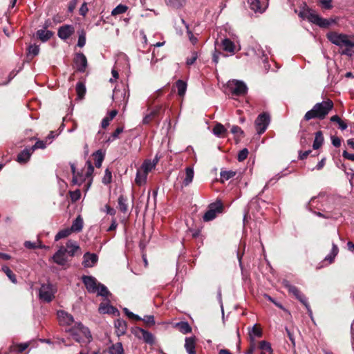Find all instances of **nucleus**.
<instances>
[{"mask_svg": "<svg viewBox=\"0 0 354 354\" xmlns=\"http://www.w3.org/2000/svg\"><path fill=\"white\" fill-rule=\"evenodd\" d=\"M326 38L333 44L342 48L340 53L351 57L353 55L352 48H354V37L335 31H330L326 34Z\"/></svg>", "mask_w": 354, "mask_h": 354, "instance_id": "f257e3e1", "label": "nucleus"}, {"mask_svg": "<svg viewBox=\"0 0 354 354\" xmlns=\"http://www.w3.org/2000/svg\"><path fill=\"white\" fill-rule=\"evenodd\" d=\"M334 104L331 100L322 101L316 103L312 109L307 111L304 117V120L308 121L312 119L324 120L329 112L333 109Z\"/></svg>", "mask_w": 354, "mask_h": 354, "instance_id": "f03ea898", "label": "nucleus"}, {"mask_svg": "<svg viewBox=\"0 0 354 354\" xmlns=\"http://www.w3.org/2000/svg\"><path fill=\"white\" fill-rule=\"evenodd\" d=\"M298 15L302 19H307L309 22L314 24L320 28H328L334 21L321 17L313 9L310 8L306 3L299 12Z\"/></svg>", "mask_w": 354, "mask_h": 354, "instance_id": "7ed1b4c3", "label": "nucleus"}, {"mask_svg": "<svg viewBox=\"0 0 354 354\" xmlns=\"http://www.w3.org/2000/svg\"><path fill=\"white\" fill-rule=\"evenodd\" d=\"M73 338L81 345L87 344L92 339V336L88 328L81 323H75L74 326L66 329Z\"/></svg>", "mask_w": 354, "mask_h": 354, "instance_id": "20e7f679", "label": "nucleus"}, {"mask_svg": "<svg viewBox=\"0 0 354 354\" xmlns=\"http://www.w3.org/2000/svg\"><path fill=\"white\" fill-rule=\"evenodd\" d=\"M283 284L284 286L288 289V292L292 294L297 299H298L302 304L305 306L310 317H312V310L308 303V300L306 296L298 289V288L291 285L288 281H285Z\"/></svg>", "mask_w": 354, "mask_h": 354, "instance_id": "39448f33", "label": "nucleus"}, {"mask_svg": "<svg viewBox=\"0 0 354 354\" xmlns=\"http://www.w3.org/2000/svg\"><path fill=\"white\" fill-rule=\"evenodd\" d=\"M56 291V288L51 283H44L39 288V299L42 301L49 303L54 299Z\"/></svg>", "mask_w": 354, "mask_h": 354, "instance_id": "423d86ee", "label": "nucleus"}, {"mask_svg": "<svg viewBox=\"0 0 354 354\" xmlns=\"http://www.w3.org/2000/svg\"><path fill=\"white\" fill-rule=\"evenodd\" d=\"M228 88L232 94L236 96L245 95L248 92L246 84L240 80H234L230 82Z\"/></svg>", "mask_w": 354, "mask_h": 354, "instance_id": "0eeeda50", "label": "nucleus"}, {"mask_svg": "<svg viewBox=\"0 0 354 354\" xmlns=\"http://www.w3.org/2000/svg\"><path fill=\"white\" fill-rule=\"evenodd\" d=\"M270 118L268 113H263L258 115L255 120V127L259 135L266 131L270 123Z\"/></svg>", "mask_w": 354, "mask_h": 354, "instance_id": "6e6552de", "label": "nucleus"}, {"mask_svg": "<svg viewBox=\"0 0 354 354\" xmlns=\"http://www.w3.org/2000/svg\"><path fill=\"white\" fill-rule=\"evenodd\" d=\"M223 207V206L221 201L212 203L209 207V209L203 216L204 221H210L214 219L216 214L222 212Z\"/></svg>", "mask_w": 354, "mask_h": 354, "instance_id": "1a4fd4ad", "label": "nucleus"}, {"mask_svg": "<svg viewBox=\"0 0 354 354\" xmlns=\"http://www.w3.org/2000/svg\"><path fill=\"white\" fill-rule=\"evenodd\" d=\"M129 97V91L124 87L122 88H115L113 93V99L115 102H123L124 106H126Z\"/></svg>", "mask_w": 354, "mask_h": 354, "instance_id": "9d476101", "label": "nucleus"}, {"mask_svg": "<svg viewBox=\"0 0 354 354\" xmlns=\"http://www.w3.org/2000/svg\"><path fill=\"white\" fill-rule=\"evenodd\" d=\"M82 281L89 293H95L98 290L99 283L94 277L83 275Z\"/></svg>", "mask_w": 354, "mask_h": 354, "instance_id": "9b49d317", "label": "nucleus"}, {"mask_svg": "<svg viewBox=\"0 0 354 354\" xmlns=\"http://www.w3.org/2000/svg\"><path fill=\"white\" fill-rule=\"evenodd\" d=\"M74 63L77 71L84 73L86 71L88 63L86 56L82 53H77L74 57Z\"/></svg>", "mask_w": 354, "mask_h": 354, "instance_id": "f8f14e48", "label": "nucleus"}, {"mask_svg": "<svg viewBox=\"0 0 354 354\" xmlns=\"http://www.w3.org/2000/svg\"><path fill=\"white\" fill-rule=\"evenodd\" d=\"M75 32L73 25L66 24L60 26L57 30L58 37L62 40L68 39Z\"/></svg>", "mask_w": 354, "mask_h": 354, "instance_id": "ddd939ff", "label": "nucleus"}, {"mask_svg": "<svg viewBox=\"0 0 354 354\" xmlns=\"http://www.w3.org/2000/svg\"><path fill=\"white\" fill-rule=\"evenodd\" d=\"M57 315L59 323L62 326H69L74 323L73 317L64 310H58Z\"/></svg>", "mask_w": 354, "mask_h": 354, "instance_id": "4468645a", "label": "nucleus"}, {"mask_svg": "<svg viewBox=\"0 0 354 354\" xmlns=\"http://www.w3.org/2000/svg\"><path fill=\"white\" fill-rule=\"evenodd\" d=\"M251 10L263 12L268 6V0H248Z\"/></svg>", "mask_w": 354, "mask_h": 354, "instance_id": "2eb2a0df", "label": "nucleus"}, {"mask_svg": "<svg viewBox=\"0 0 354 354\" xmlns=\"http://www.w3.org/2000/svg\"><path fill=\"white\" fill-rule=\"evenodd\" d=\"M67 250L64 247H61L57 252L53 255V261L59 265V266H64L68 261V259L66 258V254Z\"/></svg>", "mask_w": 354, "mask_h": 354, "instance_id": "dca6fc26", "label": "nucleus"}, {"mask_svg": "<svg viewBox=\"0 0 354 354\" xmlns=\"http://www.w3.org/2000/svg\"><path fill=\"white\" fill-rule=\"evenodd\" d=\"M98 261V257L96 254L86 252L83 256V261L82 263L84 268L93 267Z\"/></svg>", "mask_w": 354, "mask_h": 354, "instance_id": "f3484780", "label": "nucleus"}, {"mask_svg": "<svg viewBox=\"0 0 354 354\" xmlns=\"http://www.w3.org/2000/svg\"><path fill=\"white\" fill-rule=\"evenodd\" d=\"M32 153L33 151H32L31 148L24 149L18 154L17 158V162L20 164L26 163L29 160Z\"/></svg>", "mask_w": 354, "mask_h": 354, "instance_id": "a211bd4d", "label": "nucleus"}, {"mask_svg": "<svg viewBox=\"0 0 354 354\" xmlns=\"http://www.w3.org/2000/svg\"><path fill=\"white\" fill-rule=\"evenodd\" d=\"M185 348L188 354H196V337H189L185 338Z\"/></svg>", "mask_w": 354, "mask_h": 354, "instance_id": "6ab92c4d", "label": "nucleus"}, {"mask_svg": "<svg viewBox=\"0 0 354 354\" xmlns=\"http://www.w3.org/2000/svg\"><path fill=\"white\" fill-rule=\"evenodd\" d=\"M53 34L51 30L39 29L36 32V37L41 41L46 42L53 36Z\"/></svg>", "mask_w": 354, "mask_h": 354, "instance_id": "aec40b11", "label": "nucleus"}, {"mask_svg": "<svg viewBox=\"0 0 354 354\" xmlns=\"http://www.w3.org/2000/svg\"><path fill=\"white\" fill-rule=\"evenodd\" d=\"M162 109V106H156L153 110H152L149 113L147 114L143 118L142 123L144 124H149L153 120L156 118L157 115H158L160 110Z\"/></svg>", "mask_w": 354, "mask_h": 354, "instance_id": "412c9836", "label": "nucleus"}, {"mask_svg": "<svg viewBox=\"0 0 354 354\" xmlns=\"http://www.w3.org/2000/svg\"><path fill=\"white\" fill-rule=\"evenodd\" d=\"M194 169L192 167H187L185 169V178L183 181L184 186H188L193 180L194 178Z\"/></svg>", "mask_w": 354, "mask_h": 354, "instance_id": "4be33fe9", "label": "nucleus"}, {"mask_svg": "<svg viewBox=\"0 0 354 354\" xmlns=\"http://www.w3.org/2000/svg\"><path fill=\"white\" fill-rule=\"evenodd\" d=\"M68 253L71 257H73L75 253L80 249V247L75 241L68 240L66 243V248Z\"/></svg>", "mask_w": 354, "mask_h": 354, "instance_id": "5701e85b", "label": "nucleus"}, {"mask_svg": "<svg viewBox=\"0 0 354 354\" xmlns=\"http://www.w3.org/2000/svg\"><path fill=\"white\" fill-rule=\"evenodd\" d=\"M83 227V219L80 216H78L73 222V224L71 227V230L72 232H79L82 230Z\"/></svg>", "mask_w": 354, "mask_h": 354, "instance_id": "b1692460", "label": "nucleus"}, {"mask_svg": "<svg viewBox=\"0 0 354 354\" xmlns=\"http://www.w3.org/2000/svg\"><path fill=\"white\" fill-rule=\"evenodd\" d=\"M156 167V162H152L150 160H146L140 167V169L147 176L149 171H151Z\"/></svg>", "mask_w": 354, "mask_h": 354, "instance_id": "393cba45", "label": "nucleus"}, {"mask_svg": "<svg viewBox=\"0 0 354 354\" xmlns=\"http://www.w3.org/2000/svg\"><path fill=\"white\" fill-rule=\"evenodd\" d=\"M324 142V137L322 132L318 131L315 133V137L313 142V147L314 149H318Z\"/></svg>", "mask_w": 354, "mask_h": 354, "instance_id": "a878e982", "label": "nucleus"}, {"mask_svg": "<svg viewBox=\"0 0 354 354\" xmlns=\"http://www.w3.org/2000/svg\"><path fill=\"white\" fill-rule=\"evenodd\" d=\"M176 328L183 334L191 333L192 328L187 322H180L176 324Z\"/></svg>", "mask_w": 354, "mask_h": 354, "instance_id": "bb28decb", "label": "nucleus"}, {"mask_svg": "<svg viewBox=\"0 0 354 354\" xmlns=\"http://www.w3.org/2000/svg\"><path fill=\"white\" fill-rule=\"evenodd\" d=\"M259 347L261 351V354H272V349L269 342L266 341H261L259 342Z\"/></svg>", "mask_w": 354, "mask_h": 354, "instance_id": "cd10ccee", "label": "nucleus"}, {"mask_svg": "<svg viewBox=\"0 0 354 354\" xmlns=\"http://www.w3.org/2000/svg\"><path fill=\"white\" fill-rule=\"evenodd\" d=\"M118 208L123 212L126 213L128 210L127 198L123 195H120L118 199Z\"/></svg>", "mask_w": 354, "mask_h": 354, "instance_id": "c85d7f7f", "label": "nucleus"}, {"mask_svg": "<svg viewBox=\"0 0 354 354\" xmlns=\"http://www.w3.org/2000/svg\"><path fill=\"white\" fill-rule=\"evenodd\" d=\"M93 156L95 158V167L100 168L102 166V163L104 158V153L101 150H97L93 153Z\"/></svg>", "mask_w": 354, "mask_h": 354, "instance_id": "c756f323", "label": "nucleus"}, {"mask_svg": "<svg viewBox=\"0 0 354 354\" xmlns=\"http://www.w3.org/2000/svg\"><path fill=\"white\" fill-rule=\"evenodd\" d=\"M338 252H339L338 247L337 246L336 244L333 243L331 252H330V253L329 254H328L325 257L324 260L328 261L329 263H333V261H334L335 257L337 255Z\"/></svg>", "mask_w": 354, "mask_h": 354, "instance_id": "7c9ffc66", "label": "nucleus"}, {"mask_svg": "<svg viewBox=\"0 0 354 354\" xmlns=\"http://www.w3.org/2000/svg\"><path fill=\"white\" fill-rule=\"evenodd\" d=\"M147 176L142 172L140 169L137 170L136 176V183L138 185H142L146 183Z\"/></svg>", "mask_w": 354, "mask_h": 354, "instance_id": "2f4dec72", "label": "nucleus"}, {"mask_svg": "<svg viewBox=\"0 0 354 354\" xmlns=\"http://www.w3.org/2000/svg\"><path fill=\"white\" fill-rule=\"evenodd\" d=\"M88 178L85 174L82 172H77L75 176H73L72 183L73 185H81L86 179Z\"/></svg>", "mask_w": 354, "mask_h": 354, "instance_id": "473e14b6", "label": "nucleus"}, {"mask_svg": "<svg viewBox=\"0 0 354 354\" xmlns=\"http://www.w3.org/2000/svg\"><path fill=\"white\" fill-rule=\"evenodd\" d=\"M178 89V94L180 97H183L187 90V83L183 80H179L176 83Z\"/></svg>", "mask_w": 354, "mask_h": 354, "instance_id": "72a5a7b5", "label": "nucleus"}, {"mask_svg": "<svg viewBox=\"0 0 354 354\" xmlns=\"http://www.w3.org/2000/svg\"><path fill=\"white\" fill-rule=\"evenodd\" d=\"M138 330L141 333L142 337L143 338V339L145 340V342H147L148 344L153 343V341H154L153 336L151 333H149L142 328H138Z\"/></svg>", "mask_w": 354, "mask_h": 354, "instance_id": "f704fd0d", "label": "nucleus"}, {"mask_svg": "<svg viewBox=\"0 0 354 354\" xmlns=\"http://www.w3.org/2000/svg\"><path fill=\"white\" fill-rule=\"evenodd\" d=\"M226 131L227 129L221 123H217L213 128V133L218 137L223 136Z\"/></svg>", "mask_w": 354, "mask_h": 354, "instance_id": "c9c22d12", "label": "nucleus"}, {"mask_svg": "<svg viewBox=\"0 0 354 354\" xmlns=\"http://www.w3.org/2000/svg\"><path fill=\"white\" fill-rule=\"evenodd\" d=\"M115 326L117 328V332L119 335H123L126 333L127 324L124 321L118 319L115 323Z\"/></svg>", "mask_w": 354, "mask_h": 354, "instance_id": "e433bc0d", "label": "nucleus"}, {"mask_svg": "<svg viewBox=\"0 0 354 354\" xmlns=\"http://www.w3.org/2000/svg\"><path fill=\"white\" fill-rule=\"evenodd\" d=\"M223 49L225 51H227L230 53L234 52V43L229 39H225L222 41Z\"/></svg>", "mask_w": 354, "mask_h": 354, "instance_id": "4c0bfd02", "label": "nucleus"}, {"mask_svg": "<svg viewBox=\"0 0 354 354\" xmlns=\"http://www.w3.org/2000/svg\"><path fill=\"white\" fill-rule=\"evenodd\" d=\"M110 354H124L122 345L120 342L113 344L109 348Z\"/></svg>", "mask_w": 354, "mask_h": 354, "instance_id": "58836bf2", "label": "nucleus"}, {"mask_svg": "<svg viewBox=\"0 0 354 354\" xmlns=\"http://www.w3.org/2000/svg\"><path fill=\"white\" fill-rule=\"evenodd\" d=\"M75 90L79 99H82L86 93V87L84 83L78 82L76 84Z\"/></svg>", "mask_w": 354, "mask_h": 354, "instance_id": "ea45409f", "label": "nucleus"}, {"mask_svg": "<svg viewBox=\"0 0 354 354\" xmlns=\"http://www.w3.org/2000/svg\"><path fill=\"white\" fill-rule=\"evenodd\" d=\"M236 171H221L220 174L221 180L224 183L225 180H228L233 178L236 175Z\"/></svg>", "mask_w": 354, "mask_h": 354, "instance_id": "a19ab883", "label": "nucleus"}, {"mask_svg": "<svg viewBox=\"0 0 354 354\" xmlns=\"http://www.w3.org/2000/svg\"><path fill=\"white\" fill-rule=\"evenodd\" d=\"M2 270L13 283H16L17 282L16 275L13 273L9 267L3 266Z\"/></svg>", "mask_w": 354, "mask_h": 354, "instance_id": "79ce46f5", "label": "nucleus"}, {"mask_svg": "<svg viewBox=\"0 0 354 354\" xmlns=\"http://www.w3.org/2000/svg\"><path fill=\"white\" fill-rule=\"evenodd\" d=\"M115 308L109 304H101L99 307V311L102 314H110L113 313L115 310Z\"/></svg>", "mask_w": 354, "mask_h": 354, "instance_id": "37998d69", "label": "nucleus"}, {"mask_svg": "<svg viewBox=\"0 0 354 354\" xmlns=\"http://www.w3.org/2000/svg\"><path fill=\"white\" fill-rule=\"evenodd\" d=\"M167 6L174 8H179L183 6L185 0H165Z\"/></svg>", "mask_w": 354, "mask_h": 354, "instance_id": "c03bdc74", "label": "nucleus"}, {"mask_svg": "<svg viewBox=\"0 0 354 354\" xmlns=\"http://www.w3.org/2000/svg\"><path fill=\"white\" fill-rule=\"evenodd\" d=\"M78 35L77 46L82 48L86 44V32L82 29L78 31Z\"/></svg>", "mask_w": 354, "mask_h": 354, "instance_id": "a18cd8bd", "label": "nucleus"}, {"mask_svg": "<svg viewBox=\"0 0 354 354\" xmlns=\"http://www.w3.org/2000/svg\"><path fill=\"white\" fill-rule=\"evenodd\" d=\"M72 232L70 228L64 229L62 230H60L55 237V241H58L59 239H64L67 237L71 234Z\"/></svg>", "mask_w": 354, "mask_h": 354, "instance_id": "49530a36", "label": "nucleus"}, {"mask_svg": "<svg viewBox=\"0 0 354 354\" xmlns=\"http://www.w3.org/2000/svg\"><path fill=\"white\" fill-rule=\"evenodd\" d=\"M314 214L315 215H317V216L322 217V218H337L336 216L337 214L336 213H333L332 212H328V211L325 212V213H322L320 212L315 211Z\"/></svg>", "mask_w": 354, "mask_h": 354, "instance_id": "de8ad7c7", "label": "nucleus"}, {"mask_svg": "<svg viewBox=\"0 0 354 354\" xmlns=\"http://www.w3.org/2000/svg\"><path fill=\"white\" fill-rule=\"evenodd\" d=\"M97 287L98 290L96 292L97 293V295L106 297L110 295L109 291L104 285L99 283Z\"/></svg>", "mask_w": 354, "mask_h": 354, "instance_id": "09e8293b", "label": "nucleus"}, {"mask_svg": "<svg viewBox=\"0 0 354 354\" xmlns=\"http://www.w3.org/2000/svg\"><path fill=\"white\" fill-rule=\"evenodd\" d=\"M127 6L120 4L116 6L111 12V15L113 16L124 13L127 10Z\"/></svg>", "mask_w": 354, "mask_h": 354, "instance_id": "8fccbe9b", "label": "nucleus"}, {"mask_svg": "<svg viewBox=\"0 0 354 354\" xmlns=\"http://www.w3.org/2000/svg\"><path fill=\"white\" fill-rule=\"evenodd\" d=\"M111 180H112L111 171L109 169H106L104 172V176L102 178V183L104 185H108V184L111 183Z\"/></svg>", "mask_w": 354, "mask_h": 354, "instance_id": "3c124183", "label": "nucleus"}, {"mask_svg": "<svg viewBox=\"0 0 354 354\" xmlns=\"http://www.w3.org/2000/svg\"><path fill=\"white\" fill-rule=\"evenodd\" d=\"M248 156V150L246 148L243 149L241 150L237 156V159L239 162H242L245 160Z\"/></svg>", "mask_w": 354, "mask_h": 354, "instance_id": "603ef678", "label": "nucleus"}, {"mask_svg": "<svg viewBox=\"0 0 354 354\" xmlns=\"http://www.w3.org/2000/svg\"><path fill=\"white\" fill-rule=\"evenodd\" d=\"M28 53L32 56H36L39 53V46L37 44L30 45L28 47Z\"/></svg>", "mask_w": 354, "mask_h": 354, "instance_id": "864d4df0", "label": "nucleus"}, {"mask_svg": "<svg viewBox=\"0 0 354 354\" xmlns=\"http://www.w3.org/2000/svg\"><path fill=\"white\" fill-rule=\"evenodd\" d=\"M197 58H198L197 52H196V51L192 52L191 56L187 58L186 64L187 66L192 65L196 61Z\"/></svg>", "mask_w": 354, "mask_h": 354, "instance_id": "5fc2aeb1", "label": "nucleus"}, {"mask_svg": "<svg viewBox=\"0 0 354 354\" xmlns=\"http://www.w3.org/2000/svg\"><path fill=\"white\" fill-rule=\"evenodd\" d=\"M86 165L87 166V169L85 175L88 178L91 177L94 171V167L90 160L86 161Z\"/></svg>", "mask_w": 354, "mask_h": 354, "instance_id": "6e6d98bb", "label": "nucleus"}, {"mask_svg": "<svg viewBox=\"0 0 354 354\" xmlns=\"http://www.w3.org/2000/svg\"><path fill=\"white\" fill-rule=\"evenodd\" d=\"M70 197L73 202L78 201L81 197V192L80 189L70 192Z\"/></svg>", "mask_w": 354, "mask_h": 354, "instance_id": "4d7b16f0", "label": "nucleus"}, {"mask_svg": "<svg viewBox=\"0 0 354 354\" xmlns=\"http://www.w3.org/2000/svg\"><path fill=\"white\" fill-rule=\"evenodd\" d=\"M231 132L236 136H243V131L239 127L234 125L231 128Z\"/></svg>", "mask_w": 354, "mask_h": 354, "instance_id": "13d9d810", "label": "nucleus"}, {"mask_svg": "<svg viewBox=\"0 0 354 354\" xmlns=\"http://www.w3.org/2000/svg\"><path fill=\"white\" fill-rule=\"evenodd\" d=\"M30 148L32 151H34L37 149H44V148H46V144L44 141L38 140Z\"/></svg>", "mask_w": 354, "mask_h": 354, "instance_id": "bf43d9fd", "label": "nucleus"}, {"mask_svg": "<svg viewBox=\"0 0 354 354\" xmlns=\"http://www.w3.org/2000/svg\"><path fill=\"white\" fill-rule=\"evenodd\" d=\"M254 335V336H257L258 337H261L262 335V331L260 328L257 327V325H254L252 328V331L250 333V337Z\"/></svg>", "mask_w": 354, "mask_h": 354, "instance_id": "052dcab7", "label": "nucleus"}, {"mask_svg": "<svg viewBox=\"0 0 354 354\" xmlns=\"http://www.w3.org/2000/svg\"><path fill=\"white\" fill-rule=\"evenodd\" d=\"M142 320L147 324L153 325L155 324L154 317L153 315H146Z\"/></svg>", "mask_w": 354, "mask_h": 354, "instance_id": "680f3d73", "label": "nucleus"}, {"mask_svg": "<svg viewBox=\"0 0 354 354\" xmlns=\"http://www.w3.org/2000/svg\"><path fill=\"white\" fill-rule=\"evenodd\" d=\"M24 246L28 249H35L37 248H41V246H37L36 243L26 241L24 243Z\"/></svg>", "mask_w": 354, "mask_h": 354, "instance_id": "e2e57ef3", "label": "nucleus"}, {"mask_svg": "<svg viewBox=\"0 0 354 354\" xmlns=\"http://www.w3.org/2000/svg\"><path fill=\"white\" fill-rule=\"evenodd\" d=\"M325 9H330L332 6L331 0H319Z\"/></svg>", "mask_w": 354, "mask_h": 354, "instance_id": "0e129e2a", "label": "nucleus"}, {"mask_svg": "<svg viewBox=\"0 0 354 354\" xmlns=\"http://www.w3.org/2000/svg\"><path fill=\"white\" fill-rule=\"evenodd\" d=\"M332 144L335 147H339L341 145V139L337 136H332L331 137Z\"/></svg>", "mask_w": 354, "mask_h": 354, "instance_id": "69168bd1", "label": "nucleus"}, {"mask_svg": "<svg viewBox=\"0 0 354 354\" xmlns=\"http://www.w3.org/2000/svg\"><path fill=\"white\" fill-rule=\"evenodd\" d=\"M88 9L87 7V4H86V3H84L80 8V10H79L80 15H81L82 16H85L86 15V13L88 12Z\"/></svg>", "mask_w": 354, "mask_h": 354, "instance_id": "338daca9", "label": "nucleus"}, {"mask_svg": "<svg viewBox=\"0 0 354 354\" xmlns=\"http://www.w3.org/2000/svg\"><path fill=\"white\" fill-rule=\"evenodd\" d=\"M123 130V127H118L111 135L112 140L117 139Z\"/></svg>", "mask_w": 354, "mask_h": 354, "instance_id": "774afa93", "label": "nucleus"}]
</instances>
